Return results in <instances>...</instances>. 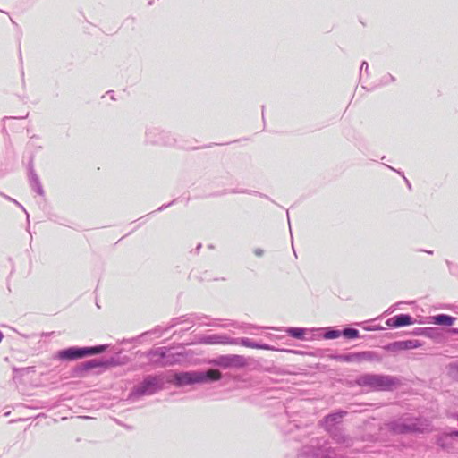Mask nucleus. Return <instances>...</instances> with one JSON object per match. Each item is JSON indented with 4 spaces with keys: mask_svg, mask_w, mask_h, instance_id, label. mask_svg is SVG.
<instances>
[{
    "mask_svg": "<svg viewBox=\"0 0 458 458\" xmlns=\"http://www.w3.org/2000/svg\"><path fill=\"white\" fill-rule=\"evenodd\" d=\"M375 356V352L369 351L357 352L358 362L361 360H374Z\"/></svg>",
    "mask_w": 458,
    "mask_h": 458,
    "instance_id": "obj_22",
    "label": "nucleus"
},
{
    "mask_svg": "<svg viewBox=\"0 0 458 458\" xmlns=\"http://www.w3.org/2000/svg\"><path fill=\"white\" fill-rule=\"evenodd\" d=\"M11 201L14 202L17 206H19L26 214H28L25 210V208H23L22 205H21L18 201H16L15 199H11V198H8ZM27 217H29V215H27Z\"/></svg>",
    "mask_w": 458,
    "mask_h": 458,
    "instance_id": "obj_28",
    "label": "nucleus"
},
{
    "mask_svg": "<svg viewBox=\"0 0 458 458\" xmlns=\"http://www.w3.org/2000/svg\"><path fill=\"white\" fill-rule=\"evenodd\" d=\"M230 368L241 369L247 366V359L244 356L230 354Z\"/></svg>",
    "mask_w": 458,
    "mask_h": 458,
    "instance_id": "obj_17",
    "label": "nucleus"
},
{
    "mask_svg": "<svg viewBox=\"0 0 458 458\" xmlns=\"http://www.w3.org/2000/svg\"><path fill=\"white\" fill-rule=\"evenodd\" d=\"M394 81V78L391 74H386L382 78L381 82L382 84H388L390 82H393Z\"/></svg>",
    "mask_w": 458,
    "mask_h": 458,
    "instance_id": "obj_26",
    "label": "nucleus"
},
{
    "mask_svg": "<svg viewBox=\"0 0 458 458\" xmlns=\"http://www.w3.org/2000/svg\"><path fill=\"white\" fill-rule=\"evenodd\" d=\"M413 323V318L408 314H399L386 320V325L391 327H401Z\"/></svg>",
    "mask_w": 458,
    "mask_h": 458,
    "instance_id": "obj_12",
    "label": "nucleus"
},
{
    "mask_svg": "<svg viewBox=\"0 0 458 458\" xmlns=\"http://www.w3.org/2000/svg\"><path fill=\"white\" fill-rule=\"evenodd\" d=\"M363 71H364L366 73H368V72H369V64H368V63H367V62H365V61H363V62L361 63V65H360V72H362Z\"/></svg>",
    "mask_w": 458,
    "mask_h": 458,
    "instance_id": "obj_27",
    "label": "nucleus"
},
{
    "mask_svg": "<svg viewBox=\"0 0 458 458\" xmlns=\"http://www.w3.org/2000/svg\"><path fill=\"white\" fill-rule=\"evenodd\" d=\"M456 419H457V420H458V413L456 414Z\"/></svg>",
    "mask_w": 458,
    "mask_h": 458,
    "instance_id": "obj_34",
    "label": "nucleus"
},
{
    "mask_svg": "<svg viewBox=\"0 0 458 458\" xmlns=\"http://www.w3.org/2000/svg\"><path fill=\"white\" fill-rule=\"evenodd\" d=\"M150 133H151L150 131H149V132H148V140H149L151 142H153V143H158V142H159V140H155V139H151V138H150Z\"/></svg>",
    "mask_w": 458,
    "mask_h": 458,
    "instance_id": "obj_30",
    "label": "nucleus"
},
{
    "mask_svg": "<svg viewBox=\"0 0 458 458\" xmlns=\"http://www.w3.org/2000/svg\"><path fill=\"white\" fill-rule=\"evenodd\" d=\"M335 359L339 361H344V362H358L357 352H349V353L339 354L336 356Z\"/></svg>",
    "mask_w": 458,
    "mask_h": 458,
    "instance_id": "obj_20",
    "label": "nucleus"
},
{
    "mask_svg": "<svg viewBox=\"0 0 458 458\" xmlns=\"http://www.w3.org/2000/svg\"><path fill=\"white\" fill-rule=\"evenodd\" d=\"M341 330L335 328H328L327 332L324 334V338L326 339H335L341 336Z\"/></svg>",
    "mask_w": 458,
    "mask_h": 458,
    "instance_id": "obj_24",
    "label": "nucleus"
},
{
    "mask_svg": "<svg viewBox=\"0 0 458 458\" xmlns=\"http://www.w3.org/2000/svg\"><path fill=\"white\" fill-rule=\"evenodd\" d=\"M196 319H197V317L196 316H193L190 318V324H194L196 322Z\"/></svg>",
    "mask_w": 458,
    "mask_h": 458,
    "instance_id": "obj_31",
    "label": "nucleus"
},
{
    "mask_svg": "<svg viewBox=\"0 0 458 458\" xmlns=\"http://www.w3.org/2000/svg\"><path fill=\"white\" fill-rule=\"evenodd\" d=\"M171 350L166 347H158L151 350L148 356L149 360L160 367L173 365L177 361L175 356L170 353Z\"/></svg>",
    "mask_w": 458,
    "mask_h": 458,
    "instance_id": "obj_6",
    "label": "nucleus"
},
{
    "mask_svg": "<svg viewBox=\"0 0 458 458\" xmlns=\"http://www.w3.org/2000/svg\"><path fill=\"white\" fill-rule=\"evenodd\" d=\"M347 414L345 411H338L327 415L320 422V426L324 428L326 431L337 428L342 419Z\"/></svg>",
    "mask_w": 458,
    "mask_h": 458,
    "instance_id": "obj_9",
    "label": "nucleus"
},
{
    "mask_svg": "<svg viewBox=\"0 0 458 458\" xmlns=\"http://www.w3.org/2000/svg\"><path fill=\"white\" fill-rule=\"evenodd\" d=\"M341 334L344 337L348 339H355L360 336V333L357 329L352 327H346L341 330Z\"/></svg>",
    "mask_w": 458,
    "mask_h": 458,
    "instance_id": "obj_21",
    "label": "nucleus"
},
{
    "mask_svg": "<svg viewBox=\"0 0 458 458\" xmlns=\"http://www.w3.org/2000/svg\"><path fill=\"white\" fill-rule=\"evenodd\" d=\"M306 329L301 327H288L286 333L296 339H304Z\"/></svg>",
    "mask_w": 458,
    "mask_h": 458,
    "instance_id": "obj_19",
    "label": "nucleus"
},
{
    "mask_svg": "<svg viewBox=\"0 0 458 458\" xmlns=\"http://www.w3.org/2000/svg\"><path fill=\"white\" fill-rule=\"evenodd\" d=\"M165 207H166V206H162V207H160L157 210H159V211H160V210H163Z\"/></svg>",
    "mask_w": 458,
    "mask_h": 458,
    "instance_id": "obj_33",
    "label": "nucleus"
},
{
    "mask_svg": "<svg viewBox=\"0 0 458 458\" xmlns=\"http://www.w3.org/2000/svg\"><path fill=\"white\" fill-rule=\"evenodd\" d=\"M433 323L441 326H451L454 324L455 318L446 314H438L432 317Z\"/></svg>",
    "mask_w": 458,
    "mask_h": 458,
    "instance_id": "obj_15",
    "label": "nucleus"
},
{
    "mask_svg": "<svg viewBox=\"0 0 458 458\" xmlns=\"http://www.w3.org/2000/svg\"><path fill=\"white\" fill-rule=\"evenodd\" d=\"M388 428L394 434H406L419 431L418 423L407 420H398L387 424Z\"/></svg>",
    "mask_w": 458,
    "mask_h": 458,
    "instance_id": "obj_8",
    "label": "nucleus"
},
{
    "mask_svg": "<svg viewBox=\"0 0 458 458\" xmlns=\"http://www.w3.org/2000/svg\"><path fill=\"white\" fill-rule=\"evenodd\" d=\"M254 254H255L256 256H258V257H260V256H262V255H263V250H261V249L258 248V249H256V250H254Z\"/></svg>",
    "mask_w": 458,
    "mask_h": 458,
    "instance_id": "obj_29",
    "label": "nucleus"
},
{
    "mask_svg": "<svg viewBox=\"0 0 458 458\" xmlns=\"http://www.w3.org/2000/svg\"><path fill=\"white\" fill-rule=\"evenodd\" d=\"M448 374L452 378L458 381V360L449 364Z\"/></svg>",
    "mask_w": 458,
    "mask_h": 458,
    "instance_id": "obj_23",
    "label": "nucleus"
},
{
    "mask_svg": "<svg viewBox=\"0 0 458 458\" xmlns=\"http://www.w3.org/2000/svg\"><path fill=\"white\" fill-rule=\"evenodd\" d=\"M29 179H30V187L32 188V190L35 191L38 194L43 195L44 190L42 188V185L40 183V181H39L38 175L36 174V173L33 170H30Z\"/></svg>",
    "mask_w": 458,
    "mask_h": 458,
    "instance_id": "obj_14",
    "label": "nucleus"
},
{
    "mask_svg": "<svg viewBox=\"0 0 458 458\" xmlns=\"http://www.w3.org/2000/svg\"><path fill=\"white\" fill-rule=\"evenodd\" d=\"M230 360H230V354H228V355H221V356H218L216 359H213L210 361V364L221 367L223 369H229L230 368V363H231Z\"/></svg>",
    "mask_w": 458,
    "mask_h": 458,
    "instance_id": "obj_18",
    "label": "nucleus"
},
{
    "mask_svg": "<svg viewBox=\"0 0 458 458\" xmlns=\"http://www.w3.org/2000/svg\"><path fill=\"white\" fill-rule=\"evenodd\" d=\"M103 364H104L103 362H100L98 360H88V361L83 363V369L85 370H89V369H93V368L100 367Z\"/></svg>",
    "mask_w": 458,
    "mask_h": 458,
    "instance_id": "obj_25",
    "label": "nucleus"
},
{
    "mask_svg": "<svg viewBox=\"0 0 458 458\" xmlns=\"http://www.w3.org/2000/svg\"><path fill=\"white\" fill-rule=\"evenodd\" d=\"M164 387V379L161 376L148 375L136 385L131 393V397L138 398L144 395H152Z\"/></svg>",
    "mask_w": 458,
    "mask_h": 458,
    "instance_id": "obj_4",
    "label": "nucleus"
},
{
    "mask_svg": "<svg viewBox=\"0 0 458 458\" xmlns=\"http://www.w3.org/2000/svg\"><path fill=\"white\" fill-rule=\"evenodd\" d=\"M355 382L359 386L368 387L373 391H392L400 384L395 377L370 373L360 375Z\"/></svg>",
    "mask_w": 458,
    "mask_h": 458,
    "instance_id": "obj_3",
    "label": "nucleus"
},
{
    "mask_svg": "<svg viewBox=\"0 0 458 458\" xmlns=\"http://www.w3.org/2000/svg\"><path fill=\"white\" fill-rule=\"evenodd\" d=\"M394 346L400 350H410L416 349L420 346V343L419 340H406V341H399L394 344Z\"/></svg>",
    "mask_w": 458,
    "mask_h": 458,
    "instance_id": "obj_16",
    "label": "nucleus"
},
{
    "mask_svg": "<svg viewBox=\"0 0 458 458\" xmlns=\"http://www.w3.org/2000/svg\"><path fill=\"white\" fill-rule=\"evenodd\" d=\"M453 435L458 437V429L453 430Z\"/></svg>",
    "mask_w": 458,
    "mask_h": 458,
    "instance_id": "obj_32",
    "label": "nucleus"
},
{
    "mask_svg": "<svg viewBox=\"0 0 458 458\" xmlns=\"http://www.w3.org/2000/svg\"><path fill=\"white\" fill-rule=\"evenodd\" d=\"M199 342L205 344H233L236 341H232V338L225 335H208L200 338Z\"/></svg>",
    "mask_w": 458,
    "mask_h": 458,
    "instance_id": "obj_10",
    "label": "nucleus"
},
{
    "mask_svg": "<svg viewBox=\"0 0 458 458\" xmlns=\"http://www.w3.org/2000/svg\"><path fill=\"white\" fill-rule=\"evenodd\" d=\"M327 432L330 437L337 444H343L346 446H351L352 445V438L344 433L343 428L339 427L329 429Z\"/></svg>",
    "mask_w": 458,
    "mask_h": 458,
    "instance_id": "obj_11",
    "label": "nucleus"
},
{
    "mask_svg": "<svg viewBox=\"0 0 458 458\" xmlns=\"http://www.w3.org/2000/svg\"><path fill=\"white\" fill-rule=\"evenodd\" d=\"M222 374L217 369H209L203 371H186L175 373L171 380L176 386L192 384L210 383L221 379Z\"/></svg>",
    "mask_w": 458,
    "mask_h": 458,
    "instance_id": "obj_2",
    "label": "nucleus"
},
{
    "mask_svg": "<svg viewBox=\"0 0 458 458\" xmlns=\"http://www.w3.org/2000/svg\"><path fill=\"white\" fill-rule=\"evenodd\" d=\"M456 437L453 435V431L443 433L437 437V445L445 453L449 454H458V445L455 441Z\"/></svg>",
    "mask_w": 458,
    "mask_h": 458,
    "instance_id": "obj_7",
    "label": "nucleus"
},
{
    "mask_svg": "<svg viewBox=\"0 0 458 458\" xmlns=\"http://www.w3.org/2000/svg\"><path fill=\"white\" fill-rule=\"evenodd\" d=\"M295 458H343L338 449L333 448L326 438H311Z\"/></svg>",
    "mask_w": 458,
    "mask_h": 458,
    "instance_id": "obj_1",
    "label": "nucleus"
},
{
    "mask_svg": "<svg viewBox=\"0 0 458 458\" xmlns=\"http://www.w3.org/2000/svg\"><path fill=\"white\" fill-rule=\"evenodd\" d=\"M232 341H236L233 344H241L245 347L253 348V349H262V350H271V346L267 344H259L254 342L253 340L242 337V338H232Z\"/></svg>",
    "mask_w": 458,
    "mask_h": 458,
    "instance_id": "obj_13",
    "label": "nucleus"
},
{
    "mask_svg": "<svg viewBox=\"0 0 458 458\" xmlns=\"http://www.w3.org/2000/svg\"><path fill=\"white\" fill-rule=\"evenodd\" d=\"M107 349L106 344H101L92 347L72 346L63 349L57 352V357L61 360H75L86 356H91L104 352Z\"/></svg>",
    "mask_w": 458,
    "mask_h": 458,
    "instance_id": "obj_5",
    "label": "nucleus"
}]
</instances>
